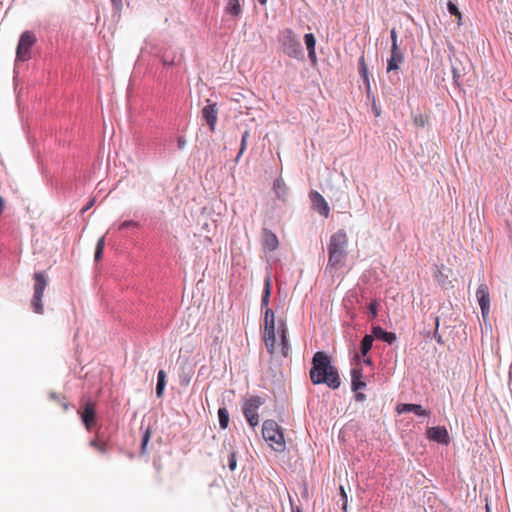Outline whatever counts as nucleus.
I'll return each instance as SVG.
<instances>
[{"label": "nucleus", "instance_id": "f257e3e1", "mask_svg": "<svg viewBox=\"0 0 512 512\" xmlns=\"http://www.w3.org/2000/svg\"><path fill=\"white\" fill-rule=\"evenodd\" d=\"M309 376L314 385L325 384L332 390L341 385L338 369L332 365L331 357L324 351L313 355Z\"/></svg>", "mask_w": 512, "mask_h": 512}, {"label": "nucleus", "instance_id": "f03ea898", "mask_svg": "<svg viewBox=\"0 0 512 512\" xmlns=\"http://www.w3.org/2000/svg\"><path fill=\"white\" fill-rule=\"evenodd\" d=\"M271 292V278L269 275H267L264 280V287L261 298V309L264 310V331L262 338L265 343L267 352L273 355L276 346V333L274 311L268 307L270 303Z\"/></svg>", "mask_w": 512, "mask_h": 512}, {"label": "nucleus", "instance_id": "7ed1b4c3", "mask_svg": "<svg viewBox=\"0 0 512 512\" xmlns=\"http://www.w3.org/2000/svg\"><path fill=\"white\" fill-rule=\"evenodd\" d=\"M327 250L328 262L326 271L341 268L348 256V236L344 229H339L330 236Z\"/></svg>", "mask_w": 512, "mask_h": 512}, {"label": "nucleus", "instance_id": "20e7f679", "mask_svg": "<svg viewBox=\"0 0 512 512\" xmlns=\"http://www.w3.org/2000/svg\"><path fill=\"white\" fill-rule=\"evenodd\" d=\"M277 39L283 54L299 61L305 59L300 37L292 29L285 28L279 31Z\"/></svg>", "mask_w": 512, "mask_h": 512}, {"label": "nucleus", "instance_id": "39448f33", "mask_svg": "<svg viewBox=\"0 0 512 512\" xmlns=\"http://www.w3.org/2000/svg\"><path fill=\"white\" fill-rule=\"evenodd\" d=\"M262 436L265 441L274 444L272 447L276 452H283L286 449L283 429L276 421L268 419L263 422Z\"/></svg>", "mask_w": 512, "mask_h": 512}, {"label": "nucleus", "instance_id": "423d86ee", "mask_svg": "<svg viewBox=\"0 0 512 512\" xmlns=\"http://www.w3.org/2000/svg\"><path fill=\"white\" fill-rule=\"evenodd\" d=\"M34 286L31 308L37 314H43L44 308L42 298L48 285V277L44 271H37L33 274Z\"/></svg>", "mask_w": 512, "mask_h": 512}, {"label": "nucleus", "instance_id": "0eeeda50", "mask_svg": "<svg viewBox=\"0 0 512 512\" xmlns=\"http://www.w3.org/2000/svg\"><path fill=\"white\" fill-rule=\"evenodd\" d=\"M36 36L32 31H24L19 38L16 58L20 61H27L31 57V48L36 43Z\"/></svg>", "mask_w": 512, "mask_h": 512}, {"label": "nucleus", "instance_id": "6e6552de", "mask_svg": "<svg viewBox=\"0 0 512 512\" xmlns=\"http://www.w3.org/2000/svg\"><path fill=\"white\" fill-rule=\"evenodd\" d=\"M264 404V400L260 396H251L243 406V414L251 427L259 424L258 409Z\"/></svg>", "mask_w": 512, "mask_h": 512}, {"label": "nucleus", "instance_id": "1a4fd4ad", "mask_svg": "<svg viewBox=\"0 0 512 512\" xmlns=\"http://www.w3.org/2000/svg\"><path fill=\"white\" fill-rule=\"evenodd\" d=\"M163 69L180 66L184 62V50L180 47L168 48L159 55Z\"/></svg>", "mask_w": 512, "mask_h": 512}, {"label": "nucleus", "instance_id": "9d476101", "mask_svg": "<svg viewBox=\"0 0 512 512\" xmlns=\"http://www.w3.org/2000/svg\"><path fill=\"white\" fill-rule=\"evenodd\" d=\"M81 421L87 431H91L97 424V411L95 402L88 400L86 401L81 409L78 410Z\"/></svg>", "mask_w": 512, "mask_h": 512}, {"label": "nucleus", "instance_id": "9b49d317", "mask_svg": "<svg viewBox=\"0 0 512 512\" xmlns=\"http://www.w3.org/2000/svg\"><path fill=\"white\" fill-rule=\"evenodd\" d=\"M476 298L481 309L483 318H487L490 312V295L488 286L482 283L478 286L476 291Z\"/></svg>", "mask_w": 512, "mask_h": 512}, {"label": "nucleus", "instance_id": "f8f14e48", "mask_svg": "<svg viewBox=\"0 0 512 512\" xmlns=\"http://www.w3.org/2000/svg\"><path fill=\"white\" fill-rule=\"evenodd\" d=\"M312 209L317 211L320 215L327 218L330 213V208L325 198L317 191L312 190L309 194Z\"/></svg>", "mask_w": 512, "mask_h": 512}, {"label": "nucleus", "instance_id": "ddd939ff", "mask_svg": "<svg viewBox=\"0 0 512 512\" xmlns=\"http://www.w3.org/2000/svg\"><path fill=\"white\" fill-rule=\"evenodd\" d=\"M427 437L436 443L448 445L450 437L444 426H434L427 429Z\"/></svg>", "mask_w": 512, "mask_h": 512}, {"label": "nucleus", "instance_id": "4468645a", "mask_svg": "<svg viewBox=\"0 0 512 512\" xmlns=\"http://www.w3.org/2000/svg\"><path fill=\"white\" fill-rule=\"evenodd\" d=\"M218 108L216 103H210L208 100V104L202 108V118L205 120L210 130L215 131V126L217 122Z\"/></svg>", "mask_w": 512, "mask_h": 512}, {"label": "nucleus", "instance_id": "2eb2a0df", "mask_svg": "<svg viewBox=\"0 0 512 512\" xmlns=\"http://www.w3.org/2000/svg\"><path fill=\"white\" fill-rule=\"evenodd\" d=\"M396 411L398 414L412 412L419 417H426L430 414V411L423 409L420 404L414 403H400L397 405Z\"/></svg>", "mask_w": 512, "mask_h": 512}, {"label": "nucleus", "instance_id": "dca6fc26", "mask_svg": "<svg viewBox=\"0 0 512 512\" xmlns=\"http://www.w3.org/2000/svg\"><path fill=\"white\" fill-rule=\"evenodd\" d=\"M367 386L366 381L364 380L363 370L360 367H355L351 369V390L353 392H357L361 389H364Z\"/></svg>", "mask_w": 512, "mask_h": 512}, {"label": "nucleus", "instance_id": "f3484780", "mask_svg": "<svg viewBox=\"0 0 512 512\" xmlns=\"http://www.w3.org/2000/svg\"><path fill=\"white\" fill-rule=\"evenodd\" d=\"M371 335L373 338L379 339L389 345H392L397 340L395 333L386 331L379 325L372 327Z\"/></svg>", "mask_w": 512, "mask_h": 512}, {"label": "nucleus", "instance_id": "a211bd4d", "mask_svg": "<svg viewBox=\"0 0 512 512\" xmlns=\"http://www.w3.org/2000/svg\"><path fill=\"white\" fill-rule=\"evenodd\" d=\"M404 61V54L399 48H391L390 57L387 59V72L399 69V64Z\"/></svg>", "mask_w": 512, "mask_h": 512}, {"label": "nucleus", "instance_id": "6ab92c4d", "mask_svg": "<svg viewBox=\"0 0 512 512\" xmlns=\"http://www.w3.org/2000/svg\"><path fill=\"white\" fill-rule=\"evenodd\" d=\"M287 326L284 320H278V333L280 334L281 346H282V354L284 357H287L290 351V344L287 338Z\"/></svg>", "mask_w": 512, "mask_h": 512}, {"label": "nucleus", "instance_id": "aec40b11", "mask_svg": "<svg viewBox=\"0 0 512 512\" xmlns=\"http://www.w3.org/2000/svg\"><path fill=\"white\" fill-rule=\"evenodd\" d=\"M304 42L306 45V49L308 52V58L312 64H315L317 62V56H316V38L313 33H306L304 35Z\"/></svg>", "mask_w": 512, "mask_h": 512}, {"label": "nucleus", "instance_id": "412c9836", "mask_svg": "<svg viewBox=\"0 0 512 512\" xmlns=\"http://www.w3.org/2000/svg\"><path fill=\"white\" fill-rule=\"evenodd\" d=\"M264 245L269 251L277 249L279 242L277 236L270 230L264 229Z\"/></svg>", "mask_w": 512, "mask_h": 512}, {"label": "nucleus", "instance_id": "4be33fe9", "mask_svg": "<svg viewBox=\"0 0 512 512\" xmlns=\"http://www.w3.org/2000/svg\"><path fill=\"white\" fill-rule=\"evenodd\" d=\"M458 59L455 58L454 60H451V69H452V77L454 84L456 86H460L461 79L465 75L464 68H461L457 65Z\"/></svg>", "mask_w": 512, "mask_h": 512}, {"label": "nucleus", "instance_id": "5701e85b", "mask_svg": "<svg viewBox=\"0 0 512 512\" xmlns=\"http://www.w3.org/2000/svg\"><path fill=\"white\" fill-rule=\"evenodd\" d=\"M166 387V372L159 370L157 373L156 396L158 398L163 396Z\"/></svg>", "mask_w": 512, "mask_h": 512}, {"label": "nucleus", "instance_id": "b1692460", "mask_svg": "<svg viewBox=\"0 0 512 512\" xmlns=\"http://www.w3.org/2000/svg\"><path fill=\"white\" fill-rule=\"evenodd\" d=\"M373 341H374V338L370 334H366L362 338L361 343H360V353L363 356H366L368 354V352L371 350Z\"/></svg>", "mask_w": 512, "mask_h": 512}, {"label": "nucleus", "instance_id": "393cba45", "mask_svg": "<svg viewBox=\"0 0 512 512\" xmlns=\"http://www.w3.org/2000/svg\"><path fill=\"white\" fill-rule=\"evenodd\" d=\"M218 421L220 429H226L229 425V412L225 407H220L218 409Z\"/></svg>", "mask_w": 512, "mask_h": 512}, {"label": "nucleus", "instance_id": "a878e982", "mask_svg": "<svg viewBox=\"0 0 512 512\" xmlns=\"http://www.w3.org/2000/svg\"><path fill=\"white\" fill-rule=\"evenodd\" d=\"M226 11L235 17L240 16L242 9L238 0H229Z\"/></svg>", "mask_w": 512, "mask_h": 512}, {"label": "nucleus", "instance_id": "bb28decb", "mask_svg": "<svg viewBox=\"0 0 512 512\" xmlns=\"http://www.w3.org/2000/svg\"><path fill=\"white\" fill-rule=\"evenodd\" d=\"M273 189L279 199H283L286 194V187L281 178H277L273 183Z\"/></svg>", "mask_w": 512, "mask_h": 512}, {"label": "nucleus", "instance_id": "cd10ccee", "mask_svg": "<svg viewBox=\"0 0 512 512\" xmlns=\"http://www.w3.org/2000/svg\"><path fill=\"white\" fill-rule=\"evenodd\" d=\"M150 438H151V430H150V428H147L144 431V433L142 435V439H141V445H140V454L141 455L147 454V446L150 441Z\"/></svg>", "mask_w": 512, "mask_h": 512}, {"label": "nucleus", "instance_id": "c85d7f7f", "mask_svg": "<svg viewBox=\"0 0 512 512\" xmlns=\"http://www.w3.org/2000/svg\"><path fill=\"white\" fill-rule=\"evenodd\" d=\"M359 74L363 80V83H366V81H370L369 80V73H368V68H367V65L365 63V59H364V56H361L359 58Z\"/></svg>", "mask_w": 512, "mask_h": 512}, {"label": "nucleus", "instance_id": "c756f323", "mask_svg": "<svg viewBox=\"0 0 512 512\" xmlns=\"http://www.w3.org/2000/svg\"><path fill=\"white\" fill-rule=\"evenodd\" d=\"M104 246H105V238L103 236L98 239L97 244H96V249H95V253H94V259L96 262H98L102 258Z\"/></svg>", "mask_w": 512, "mask_h": 512}, {"label": "nucleus", "instance_id": "7c9ffc66", "mask_svg": "<svg viewBox=\"0 0 512 512\" xmlns=\"http://www.w3.org/2000/svg\"><path fill=\"white\" fill-rule=\"evenodd\" d=\"M378 302L376 299L372 300L369 304H368V312H369V317H370V320H374L377 318L378 316Z\"/></svg>", "mask_w": 512, "mask_h": 512}, {"label": "nucleus", "instance_id": "2f4dec72", "mask_svg": "<svg viewBox=\"0 0 512 512\" xmlns=\"http://www.w3.org/2000/svg\"><path fill=\"white\" fill-rule=\"evenodd\" d=\"M140 227V223L134 220H125L119 225V230L136 229Z\"/></svg>", "mask_w": 512, "mask_h": 512}, {"label": "nucleus", "instance_id": "473e14b6", "mask_svg": "<svg viewBox=\"0 0 512 512\" xmlns=\"http://www.w3.org/2000/svg\"><path fill=\"white\" fill-rule=\"evenodd\" d=\"M366 89V99L368 103H374L376 101L375 95L372 93L370 81L364 83Z\"/></svg>", "mask_w": 512, "mask_h": 512}, {"label": "nucleus", "instance_id": "72a5a7b5", "mask_svg": "<svg viewBox=\"0 0 512 512\" xmlns=\"http://www.w3.org/2000/svg\"><path fill=\"white\" fill-rule=\"evenodd\" d=\"M447 10L451 15L458 16L459 19H461V13H460L459 9H458L457 5L455 3H453L452 1H448Z\"/></svg>", "mask_w": 512, "mask_h": 512}, {"label": "nucleus", "instance_id": "f704fd0d", "mask_svg": "<svg viewBox=\"0 0 512 512\" xmlns=\"http://www.w3.org/2000/svg\"><path fill=\"white\" fill-rule=\"evenodd\" d=\"M248 138H249V131L248 130H245L243 133H242V136H241V143H240V154H243L246 150V147H247V141H248Z\"/></svg>", "mask_w": 512, "mask_h": 512}, {"label": "nucleus", "instance_id": "c9c22d12", "mask_svg": "<svg viewBox=\"0 0 512 512\" xmlns=\"http://www.w3.org/2000/svg\"><path fill=\"white\" fill-rule=\"evenodd\" d=\"M228 467L231 471H234L237 467L236 453L234 451L229 454Z\"/></svg>", "mask_w": 512, "mask_h": 512}, {"label": "nucleus", "instance_id": "e433bc0d", "mask_svg": "<svg viewBox=\"0 0 512 512\" xmlns=\"http://www.w3.org/2000/svg\"><path fill=\"white\" fill-rule=\"evenodd\" d=\"M390 37H391V42H392V45H391V48H399L398 47V43H397V31L395 28H392L391 31H390Z\"/></svg>", "mask_w": 512, "mask_h": 512}, {"label": "nucleus", "instance_id": "4c0bfd02", "mask_svg": "<svg viewBox=\"0 0 512 512\" xmlns=\"http://www.w3.org/2000/svg\"><path fill=\"white\" fill-rule=\"evenodd\" d=\"M438 329H439V318L435 317V331L433 333V336L438 343H443L442 336L438 333Z\"/></svg>", "mask_w": 512, "mask_h": 512}, {"label": "nucleus", "instance_id": "58836bf2", "mask_svg": "<svg viewBox=\"0 0 512 512\" xmlns=\"http://www.w3.org/2000/svg\"><path fill=\"white\" fill-rule=\"evenodd\" d=\"M339 490H340V499H339L340 505L341 504H343V505L348 504V495H347L344 487L340 486Z\"/></svg>", "mask_w": 512, "mask_h": 512}, {"label": "nucleus", "instance_id": "ea45409f", "mask_svg": "<svg viewBox=\"0 0 512 512\" xmlns=\"http://www.w3.org/2000/svg\"><path fill=\"white\" fill-rule=\"evenodd\" d=\"M187 141L184 136H179L177 138V147L179 150H183L186 147Z\"/></svg>", "mask_w": 512, "mask_h": 512}, {"label": "nucleus", "instance_id": "a19ab883", "mask_svg": "<svg viewBox=\"0 0 512 512\" xmlns=\"http://www.w3.org/2000/svg\"><path fill=\"white\" fill-rule=\"evenodd\" d=\"M354 398L357 402H363L364 400H366V395L364 393L360 392V390H359V391L355 392Z\"/></svg>", "mask_w": 512, "mask_h": 512}, {"label": "nucleus", "instance_id": "79ce46f5", "mask_svg": "<svg viewBox=\"0 0 512 512\" xmlns=\"http://www.w3.org/2000/svg\"><path fill=\"white\" fill-rule=\"evenodd\" d=\"M414 122L419 127H423L425 125V120L422 116L415 117Z\"/></svg>", "mask_w": 512, "mask_h": 512}, {"label": "nucleus", "instance_id": "37998d69", "mask_svg": "<svg viewBox=\"0 0 512 512\" xmlns=\"http://www.w3.org/2000/svg\"><path fill=\"white\" fill-rule=\"evenodd\" d=\"M97 450L99 451V453L105 454L108 450V446L106 443L101 442L100 445L98 446Z\"/></svg>", "mask_w": 512, "mask_h": 512}, {"label": "nucleus", "instance_id": "c03bdc74", "mask_svg": "<svg viewBox=\"0 0 512 512\" xmlns=\"http://www.w3.org/2000/svg\"><path fill=\"white\" fill-rule=\"evenodd\" d=\"M95 203V199H91L81 210L82 213L88 211Z\"/></svg>", "mask_w": 512, "mask_h": 512}, {"label": "nucleus", "instance_id": "a18cd8bd", "mask_svg": "<svg viewBox=\"0 0 512 512\" xmlns=\"http://www.w3.org/2000/svg\"><path fill=\"white\" fill-rule=\"evenodd\" d=\"M100 441L97 439V438H94V439H91L90 442H89V446L92 447V448H98V446L100 445Z\"/></svg>", "mask_w": 512, "mask_h": 512}, {"label": "nucleus", "instance_id": "49530a36", "mask_svg": "<svg viewBox=\"0 0 512 512\" xmlns=\"http://www.w3.org/2000/svg\"><path fill=\"white\" fill-rule=\"evenodd\" d=\"M371 106H372V110L375 114L376 117L380 116V109L378 108L377 104H376V101L374 103H370Z\"/></svg>", "mask_w": 512, "mask_h": 512}, {"label": "nucleus", "instance_id": "de8ad7c7", "mask_svg": "<svg viewBox=\"0 0 512 512\" xmlns=\"http://www.w3.org/2000/svg\"><path fill=\"white\" fill-rule=\"evenodd\" d=\"M111 1L116 10H119L121 8V6H122L121 0H111Z\"/></svg>", "mask_w": 512, "mask_h": 512}, {"label": "nucleus", "instance_id": "09e8293b", "mask_svg": "<svg viewBox=\"0 0 512 512\" xmlns=\"http://www.w3.org/2000/svg\"><path fill=\"white\" fill-rule=\"evenodd\" d=\"M4 205H5V200H4V198L2 196H0V215L3 212Z\"/></svg>", "mask_w": 512, "mask_h": 512}, {"label": "nucleus", "instance_id": "8fccbe9b", "mask_svg": "<svg viewBox=\"0 0 512 512\" xmlns=\"http://www.w3.org/2000/svg\"><path fill=\"white\" fill-rule=\"evenodd\" d=\"M363 363L366 365H372V359L369 357H366L363 359Z\"/></svg>", "mask_w": 512, "mask_h": 512}, {"label": "nucleus", "instance_id": "3c124183", "mask_svg": "<svg viewBox=\"0 0 512 512\" xmlns=\"http://www.w3.org/2000/svg\"><path fill=\"white\" fill-rule=\"evenodd\" d=\"M242 155H243V154H240V151H239V152H238V154H237V155H236V157H235V162H236V163H238V162H239V160H240V158H241V156H242Z\"/></svg>", "mask_w": 512, "mask_h": 512}, {"label": "nucleus", "instance_id": "603ef678", "mask_svg": "<svg viewBox=\"0 0 512 512\" xmlns=\"http://www.w3.org/2000/svg\"><path fill=\"white\" fill-rule=\"evenodd\" d=\"M50 398L51 399H58L57 393H55V392L50 393Z\"/></svg>", "mask_w": 512, "mask_h": 512}, {"label": "nucleus", "instance_id": "864d4df0", "mask_svg": "<svg viewBox=\"0 0 512 512\" xmlns=\"http://www.w3.org/2000/svg\"><path fill=\"white\" fill-rule=\"evenodd\" d=\"M347 505L348 504H345V505L341 504L340 505L342 512H347Z\"/></svg>", "mask_w": 512, "mask_h": 512}, {"label": "nucleus", "instance_id": "5fc2aeb1", "mask_svg": "<svg viewBox=\"0 0 512 512\" xmlns=\"http://www.w3.org/2000/svg\"><path fill=\"white\" fill-rule=\"evenodd\" d=\"M354 360L357 362L358 365L360 364V357L358 354H355Z\"/></svg>", "mask_w": 512, "mask_h": 512}, {"label": "nucleus", "instance_id": "6e6d98bb", "mask_svg": "<svg viewBox=\"0 0 512 512\" xmlns=\"http://www.w3.org/2000/svg\"><path fill=\"white\" fill-rule=\"evenodd\" d=\"M292 512H302V509H301L300 507H296V508H294V507L292 506Z\"/></svg>", "mask_w": 512, "mask_h": 512}, {"label": "nucleus", "instance_id": "4d7b16f0", "mask_svg": "<svg viewBox=\"0 0 512 512\" xmlns=\"http://www.w3.org/2000/svg\"><path fill=\"white\" fill-rule=\"evenodd\" d=\"M62 407H63L64 411H67L69 409V404L68 403H63Z\"/></svg>", "mask_w": 512, "mask_h": 512}, {"label": "nucleus", "instance_id": "13d9d810", "mask_svg": "<svg viewBox=\"0 0 512 512\" xmlns=\"http://www.w3.org/2000/svg\"><path fill=\"white\" fill-rule=\"evenodd\" d=\"M485 508H486V512H491V510H490V507H489V504H488V503H486Z\"/></svg>", "mask_w": 512, "mask_h": 512}, {"label": "nucleus", "instance_id": "bf43d9fd", "mask_svg": "<svg viewBox=\"0 0 512 512\" xmlns=\"http://www.w3.org/2000/svg\"><path fill=\"white\" fill-rule=\"evenodd\" d=\"M258 2H259L261 5H264V4H266L267 0H258Z\"/></svg>", "mask_w": 512, "mask_h": 512}]
</instances>
